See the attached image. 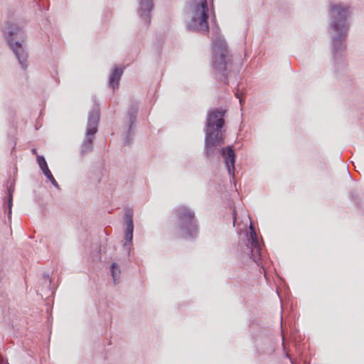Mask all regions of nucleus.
Listing matches in <instances>:
<instances>
[{"label": "nucleus", "mask_w": 364, "mask_h": 364, "mask_svg": "<svg viewBox=\"0 0 364 364\" xmlns=\"http://www.w3.org/2000/svg\"><path fill=\"white\" fill-rule=\"evenodd\" d=\"M186 10L191 18L188 23V28L193 31L207 33L209 30L207 0H188Z\"/></svg>", "instance_id": "39448f33"}, {"label": "nucleus", "mask_w": 364, "mask_h": 364, "mask_svg": "<svg viewBox=\"0 0 364 364\" xmlns=\"http://www.w3.org/2000/svg\"><path fill=\"white\" fill-rule=\"evenodd\" d=\"M14 187L12 185V183H11V185L8 187V189H7V196H6V199L4 201V205H5L6 208L8 209L9 217H11V208H12V205H13L12 200H13V193H14Z\"/></svg>", "instance_id": "4468645a"}, {"label": "nucleus", "mask_w": 364, "mask_h": 364, "mask_svg": "<svg viewBox=\"0 0 364 364\" xmlns=\"http://www.w3.org/2000/svg\"><path fill=\"white\" fill-rule=\"evenodd\" d=\"M51 279L48 274H43V285L48 289H50Z\"/></svg>", "instance_id": "dca6fc26"}, {"label": "nucleus", "mask_w": 364, "mask_h": 364, "mask_svg": "<svg viewBox=\"0 0 364 364\" xmlns=\"http://www.w3.org/2000/svg\"><path fill=\"white\" fill-rule=\"evenodd\" d=\"M248 248H250V258L255 262L258 266L262 264V248L261 245L257 239V233L252 223L250 225V233L248 235V244L247 245Z\"/></svg>", "instance_id": "6e6552de"}, {"label": "nucleus", "mask_w": 364, "mask_h": 364, "mask_svg": "<svg viewBox=\"0 0 364 364\" xmlns=\"http://www.w3.org/2000/svg\"><path fill=\"white\" fill-rule=\"evenodd\" d=\"M6 364H9L8 363H6Z\"/></svg>", "instance_id": "aec40b11"}, {"label": "nucleus", "mask_w": 364, "mask_h": 364, "mask_svg": "<svg viewBox=\"0 0 364 364\" xmlns=\"http://www.w3.org/2000/svg\"><path fill=\"white\" fill-rule=\"evenodd\" d=\"M139 107L136 102H132L129 105L128 111L126 114V119L129 124L127 134L124 138V144L127 145L131 141V134L132 132V126L135 123L136 115L138 112Z\"/></svg>", "instance_id": "9d476101"}, {"label": "nucleus", "mask_w": 364, "mask_h": 364, "mask_svg": "<svg viewBox=\"0 0 364 364\" xmlns=\"http://www.w3.org/2000/svg\"><path fill=\"white\" fill-rule=\"evenodd\" d=\"M111 274L114 284H119L121 270L119 266L115 262H113L111 265Z\"/></svg>", "instance_id": "2eb2a0df"}, {"label": "nucleus", "mask_w": 364, "mask_h": 364, "mask_svg": "<svg viewBox=\"0 0 364 364\" xmlns=\"http://www.w3.org/2000/svg\"><path fill=\"white\" fill-rule=\"evenodd\" d=\"M26 38V33L21 28L14 24L9 26L6 41L23 70H26L29 65Z\"/></svg>", "instance_id": "20e7f679"}, {"label": "nucleus", "mask_w": 364, "mask_h": 364, "mask_svg": "<svg viewBox=\"0 0 364 364\" xmlns=\"http://www.w3.org/2000/svg\"><path fill=\"white\" fill-rule=\"evenodd\" d=\"M32 153L36 154V150L35 149H32Z\"/></svg>", "instance_id": "6ab92c4d"}, {"label": "nucleus", "mask_w": 364, "mask_h": 364, "mask_svg": "<svg viewBox=\"0 0 364 364\" xmlns=\"http://www.w3.org/2000/svg\"><path fill=\"white\" fill-rule=\"evenodd\" d=\"M212 32V73L217 81L228 85L231 78L236 77L237 72L233 68L232 55L218 26L213 27Z\"/></svg>", "instance_id": "f03ea898"}, {"label": "nucleus", "mask_w": 364, "mask_h": 364, "mask_svg": "<svg viewBox=\"0 0 364 364\" xmlns=\"http://www.w3.org/2000/svg\"><path fill=\"white\" fill-rule=\"evenodd\" d=\"M124 220L125 222V230H124V244L125 247L129 249L132 246L133 239V231H134V223L132 220V214L129 212H127L124 214Z\"/></svg>", "instance_id": "9b49d317"}, {"label": "nucleus", "mask_w": 364, "mask_h": 364, "mask_svg": "<svg viewBox=\"0 0 364 364\" xmlns=\"http://www.w3.org/2000/svg\"><path fill=\"white\" fill-rule=\"evenodd\" d=\"M350 16L349 8L343 4H333L329 9L330 28L332 52L335 60L341 59V53L346 48L345 41L349 28L348 18Z\"/></svg>", "instance_id": "7ed1b4c3"}, {"label": "nucleus", "mask_w": 364, "mask_h": 364, "mask_svg": "<svg viewBox=\"0 0 364 364\" xmlns=\"http://www.w3.org/2000/svg\"><path fill=\"white\" fill-rule=\"evenodd\" d=\"M100 120V109L98 107H94L88 114V119L85 136L81 144L80 154L82 156L91 152L93 149V139L97 132Z\"/></svg>", "instance_id": "0eeeda50"}, {"label": "nucleus", "mask_w": 364, "mask_h": 364, "mask_svg": "<svg viewBox=\"0 0 364 364\" xmlns=\"http://www.w3.org/2000/svg\"><path fill=\"white\" fill-rule=\"evenodd\" d=\"M232 214H233V225L235 226L236 223H237V218L236 213L235 210L233 211Z\"/></svg>", "instance_id": "a211bd4d"}, {"label": "nucleus", "mask_w": 364, "mask_h": 364, "mask_svg": "<svg viewBox=\"0 0 364 364\" xmlns=\"http://www.w3.org/2000/svg\"><path fill=\"white\" fill-rule=\"evenodd\" d=\"M154 7V0H139L137 14L145 24L148 25L151 21V12Z\"/></svg>", "instance_id": "1a4fd4ad"}, {"label": "nucleus", "mask_w": 364, "mask_h": 364, "mask_svg": "<svg viewBox=\"0 0 364 364\" xmlns=\"http://www.w3.org/2000/svg\"><path fill=\"white\" fill-rule=\"evenodd\" d=\"M176 211L178 234L186 239L196 237L198 230L195 213L184 205L177 208Z\"/></svg>", "instance_id": "423d86ee"}, {"label": "nucleus", "mask_w": 364, "mask_h": 364, "mask_svg": "<svg viewBox=\"0 0 364 364\" xmlns=\"http://www.w3.org/2000/svg\"><path fill=\"white\" fill-rule=\"evenodd\" d=\"M235 95V97L237 99H239L240 104L242 105V103H244V102H245V98L243 97L242 95L239 92L238 89Z\"/></svg>", "instance_id": "f3484780"}, {"label": "nucleus", "mask_w": 364, "mask_h": 364, "mask_svg": "<svg viewBox=\"0 0 364 364\" xmlns=\"http://www.w3.org/2000/svg\"><path fill=\"white\" fill-rule=\"evenodd\" d=\"M225 110L213 109L208 112L205 124L204 154L209 159L223 158L230 176H235V155L231 146L223 147L224 144L223 128L225 124Z\"/></svg>", "instance_id": "f257e3e1"}, {"label": "nucleus", "mask_w": 364, "mask_h": 364, "mask_svg": "<svg viewBox=\"0 0 364 364\" xmlns=\"http://www.w3.org/2000/svg\"><path fill=\"white\" fill-rule=\"evenodd\" d=\"M123 74L122 68L115 67L110 74L109 79V85L113 90L117 88L119 86V82Z\"/></svg>", "instance_id": "ddd939ff"}, {"label": "nucleus", "mask_w": 364, "mask_h": 364, "mask_svg": "<svg viewBox=\"0 0 364 364\" xmlns=\"http://www.w3.org/2000/svg\"><path fill=\"white\" fill-rule=\"evenodd\" d=\"M37 162L38 164V166L45 175V176L47 178V179L50 181V183L57 188H60L58 182L55 181V178L53 177L51 171H50L47 162L45 159V158L43 156H37Z\"/></svg>", "instance_id": "f8f14e48"}]
</instances>
